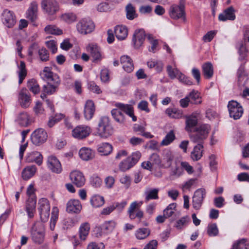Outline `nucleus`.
<instances>
[{"label":"nucleus","mask_w":249,"mask_h":249,"mask_svg":"<svg viewBox=\"0 0 249 249\" xmlns=\"http://www.w3.org/2000/svg\"><path fill=\"white\" fill-rule=\"evenodd\" d=\"M112 151V146L108 143H102L98 145V151L101 155H107Z\"/></svg>","instance_id":"nucleus-39"},{"label":"nucleus","mask_w":249,"mask_h":249,"mask_svg":"<svg viewBox=\"0 0 249 249\" xmlns=\"http://www.w3.org/2000/svg\"><path fill=\"white\" fill-rule=\"evenodd\" d=\"M189 221L190 218L188 216L182 217L177 221L176 227L178 229H181L187 225Z\"/></svg>","instance_id":"nucleus-60"},{"label":"nucleus","mask_w":249,"mask_h":249,"mask_svg":"<svg viewBox=\"0 0 249 249\" xmlns=\"http://www.w3.org/2000/svg\"><path fill=\"white\" fill-rule=\"evenodd\" d=\"M38 55L41 61L46 62L49 60V53L45 48H42L38 50Z\"/></svg>","instance_id":"nucleus-57"},{"label":"nucleus","mask_w":249,"mask_h":249,"mask_svg":"<svg viewBox=\"0 0 249 249\" xmlns=\"http://www.w3.org/2000/svg\"><path fill=\"white\" fill-rule=\"evenodd\" d=\"M202 72L206 79L211 78L213 75V67L211 62H206L202 66Z\"/></svg>","instance_id":"nucleus-37"},{"label":"nucleus","mask_w":249,"mask_h":249,"mask_svg":"<svg viewBox=\"0 0 249 249\" xmlns=\"http://www.w3.org/2000/svg\"><path fill=\"white\" fill-rule=\"evenodd\" d=\"M200 114L199 111H196L191 114L185 116V127L186 131L192 132L194 128L197 125L198 122V118Z\"/></svg>","instance_id":"nucleus-9"},{"label":"nucleus","mask_w":249,"mask_h":249,"mask_svg":"<svg viewBox=\"0 0 249 249\" xmlns=\"http://www.w3.org/2000/svg\"><path fill=\"white\" fill-rule=\"evenodd\" d=\"M98 133L101 137L107 138L113 133V128L108 117H102L99 121Z\"/></svg>","instance_id":"nucleus-4"},{"label":"nucleus","mask_w":249,"mask_h":249,"mask_svg":"<svg viewBox=\"0 0 249 249\" xmlns=\"http://www.w3.org/2000/svg\"><path fill=\"white\" fill-rule=\"evenodd\" d=\"M82 205L78 199H71L67 203L66 211L69 213H78L82 210Z\"/></svg>","instance_id":"nucleus-17"},{"label":"nucleus","mask_w":249,"mask_h":249,"mask_svg":"<svg viewBox=\"0 0 249 249\" xmlns=\"http://www.w3.org/2000/svg\"><path fill=\"white\" fill-rule=\"evenodd\" d=\"M187 96L191 104L197 105L202 103L200 93L197 91L193 90Z\"/></svg>","instance_id":"nucleus-40"},{"label":"nucleus","mask_w":249,"mask_h":249,"mask_svg":"<svg viewBox=\"0 0 249 249\" xmlns=\"http://www.w3.org/2000/svg\"><path fill=\"white\" fill-rule=\"evenodd\" d=\"M41 75L43 79L47 80L48 82H54L55 77L59 78L57 75L53 74L49 67H45L41 72Z\"/></svg>","instance_id":"nucleus-38"},{"label":"nucleus","mask_w":249,"mask_h":249,"mask_svg":"<svg viewBox=\"0 0 249 249\" xmlns=\"http://www.w3.org/2000/svg\"><path fill=\"white\" fill-rule=\"evenodd\" d=\"M90 226L88 222H84L80 226L78 234L81 241H85L89 234Z\"/></svg>","instance_id":"nucleus-27"},{"label":"nucleus","mask_w":249,"mask_h":249,"mask_svg":"<svg viewBox=\"0 0 249 249\" xmlns=\"http://www.w3.org/2000/svg\"><path fill=\"white\" fill-rule=\"evenodd\" d=\"M60 19L66 23L71 24L77 20V16L73 13H65L61 15Z\"/></svg>","instance_id":"nucleus-41"},{"label":"nucleus","mask_w":249,"mask_h":249,"mask_svg":"<svg viewBox=\"0 0 249 249\" xmlns=\"http://www.w3.org/2000/svg\"><path fill=\"white\" fill-rule=\"evenodd\" d=\"M54 82H48L47 85L43 86V91L44 92L52 94L55 92L57 88L60 84L59 78L55 77Z\"/></svg>","instance_id":"nucleus-30"},{"label":"nucleus","mask_w":249,"mask_h":249,"mask_svg":"<svg viewBox=\"0 0 249 249\" xmlns=\"http://www.w3.org/2000/svg\"><path fill=\"white\" fill-rule=\"evenodd\" d=\"M95 28L93 22L88 18L80 20L76 24L77 31L81 34L87 35L91 33Z\"/></svg>","instance_id":"nucleus-6"},{"label":"nucleus","mask_w":249,"mask_h":249,"mask_svg":"<svg viewBox=\"0 0 249 249\" xmlns=\"http://www.w3.org/2000/svg\"><path fill=\"white\" fill-rule=\"evenodd\" d=\"M90 203L94 207H101L105 203L104 198L99 195H95L91 198Z\"/></svg>","instance_id":"nucleus-47"},{"label":"nucleus","mask_w":249,"mask_h":249,"mask_svg":"<svg viewBox=\"0 0 249 249\" xmlns=\"http://www.w3.org/2000/svg\"><path fill=\"white\" fill-rule=\"evenodd\" d=\"M116 108L111 110V115L114 120L120 124H123L125 121L124 115L121 111L130 117L133 121H137V117L134 114L133 107L130 105L124 104L121 103H117L115 104Z\"/></svg>","instance_id":"nucleus-1"},{"label":"nucleus","mask_w":249,"mask_h":249,"mask_svg":"<svg viewBox=\"0 0 249 249\" xmlns=\"http://www.w3.org/2000/svg\"><path fill=\"white\" fill-rule=\"evenodd\" d=\"M27 86L30 90L35 94L38 93L40 91L39 86L35 79L29 81Z\"/></svg>","instance_id":"nucleus-53"},{"label":"nucleus","mask_w":249,"mask_h":249,"mask_svg":"<svg viewBox=\"0 0 249 249\" xmlns=\"http://www.w3.org/2000/svg\"><path fill=\"white\" fill-rule=\"evenodd\" d=\"M211 129L210 125L202 124L195 129L196 133L190 135L191 141L194 143H202L207 139Z\"/></svg>","instance_id":"nucleus-2"},{"label":"nucleus","mask_w":249,"mask_h":249,"mask_svg":"<svg viewBox=\"0 0 249 249\" xmlns=\"http://www.w3.org/2000/svg\"><path fill=\"white\" fill-rule=\"evenodd\" d=\"M218 19L221 21H226L228 20H233V8L230 6L225 9L218 16Z\"/></svg>","instance_id":"nucleus-32"},{"label":"nucleus","mask_w":249,"mask_h":249,"mask_svg":"<svg viewBox=\"0 0 249 249\" xmlns=\"http://www.w3.org/2000/svg\"><path fill=\"white\" fill-rule=\"evenodd\" d=\"M244 109L241 105L234 101V120L239 119L242 116Z\"/></svg>","instance_id":"nucleus-55"},{"label":"nucleus","mask_w":249,"mask_h":249,"mask_svg":"<svg viewBox=\"0 0 249 249\" xmlns=\"http://www.w3.org/2000/svg\"><path fill=\"white\" fill-rule=\"evenodd\" d=\"M105 245L102 243H97L94 242L89 243L87 247V249H104Z\"/></svg>","instance_id":"nucleus-62"},{"label":"nucleus","mask_w":249,"mask_h":249,"mask_svg":"<svg viewBox=\"0 0 249 249\" xmlns=\"http://www.w3.org/2000/svg\"><path fill=\"white\" fill-rule=\"evenodd\" d=\"M198 144L194 146L193 151L191 153V158L194 161L199 160L203 156V146L202 143Z\"/></svg>","instance_id":"nucleus-28"},{"label":"nucleus","mask_w":249,"mask_h":249,"mask_svg":"<svg viewBox=\"0 0 249 249\" xmlns=\"http://www.w3.org/2000/svg\"><path fill=\"white\" fill-rule=\"evenodd\" d=\"M47 166L51 172L55 174H60L62 171V167L59 160L54 155L48 157Z\"/></svg>","instance_id":"nucleus-10"},{"label":"nucleus","mask_w":249,"mask_h":249,"mask_svg":"<svg viewBox=\"0 0 249 249\" xmlns=\"http://www.w3.org/2000/svg\"><path fill=\"white\" fill-rule=\"evenodd\" d=\"M18 68L19 70L18 71L19 77L18 83L19 84H21L27 75V71L26 70L25 64L24 62L21 61L20 62L19 65L18 66Z\"/></svg>","instance_id":"nucleus-45"},{"label":"nucleus","mask_w":249,"mask_h":249,"mask_svg":"<svg viewBox=\"0 0 249 249\" xmlns=\"http://www.w3.org/2000/svg\"><path fill=\"white\" fill-rule=\"evenodd\" d=\"M207 234L209 236L213 237L218 235L219 230L216 223H211L207 227Z\"/></svg>","instance_id":"nucleus-52"},{"label":"nucleus","mask_w":249,"mask_h":249,"mask_svg":"<svg viewBox=\"0 0 249 249\" xmlns=\"http://www.w3.org/2000/svg\"><path fill=\"white\" fill-rule=\"evenodd\" d=\"M116 222L114 220H109L105 222L100 228H97V230L102 231L105 233L111 232L114 229Z\"/></svg>","instance_id":"nucleus-35"},{"label":"nucleus","mask_w":249,"mask_h":249,"mask_svg":"<svg viewBox=\"0 0 249 249\" xmlns=\"http://www.w3.org/2000/svg\"><path fill=\"white\" fill-rule=\"evenodd\" d=\"M159 189L158 188H146L144 192L145 202L147 203L150 200L158 199L159 198Z\"/></svg>","instance_id":"nucleus-24"},{"label":"nucleus","mask_w":249,"mask_h":249,"mask_svg":"<svg viewBox=\"0 0 249 249\" xmlns=\"http://www.w3.org/2000/svg\"><path fill=\"white\" fill-rule=\"evenodd\" d=\"M176 207V203H173L169 204L163 211L164 215L167 218L171 216L174 213V210Z\"/></svg>","instance_id":"nucleus-61"},{"label":"nucleus","mask_w":249,"mask_h":249,"mask_svg":"<svg viewBox=\"0 0 249 249\" xmlns=\"http://www.w3.org/2000/svg\"><path fill=\"white\" fill-rule=\"evenodd\" d=\"M184 0H180L178 5H173L169 9V15L170 17L174 19L182 18L185 20V13L184 10Z\"/></svg>","instance_id":"nucleus-7"},{"label":"nucleus","mask_w":249,"mask_h":249,"mask_svg":"<svg viewBox=\"0 0 249 249\" xmlns=\"http://www.w3.org/2000/svg\"><path fill=\"white\" fill-rule=\"evenodd\" d=\"M46 131L42 128H38L35 130L31 136L32 142L36 145L44 143L47 139Z\"/></svg>","instance_id":"nucleus-11"},{"label":"nucleus","mask_w":249,"mask_h":249,"mask_svg":"<svg viewBox=\"0 0 249 249\" xmlns=\"http://www.w3.org/2000/svg\"><path fill=\"white\" fill-rule=\"evenodd\" d=\"M206 195L204 189H199L195 191L193 197V206L196 210H199L203 203Z\"/></svg>","instance_id":"nucleus-14"},{"label":"nucleus","mask_w":249,"mask_h":249,"mask_svg":"<svg viewBox=\"0 0 249 249\" xmlns=\"http://www.w3.org/2000/svg\"><path fill=\"white\" fill-rule=\"evenodd\" d=\"M70 177L72 182L77 187H81L85 183V178L83 173L79 171H73L70 175Z\"/></svg>","instance_id":"nucleus-15"},{"label":"nucleus","mask_w":249,"mask_h":249,"mask_svg":"<svg viewBox=\"0 0 249 249\" xmlns=\"http://www.w3.org/2000/svg\"><path fill=\"white\" fill-rule=\"evenodd\" d=\"M167 72L168 73V76L171 79H175V78H178V77L181 72L177 68H173L170 65H168L167 67Z\"/></svg>","instance_id":"nucleus-58"},{"label":"nucleus","mask_w":249,"mask_h":249,"mask_svg":"<svg viewBox=\"0 0 249 249\" xmlns=\"http://www.w3.org/2000/svg\"><path fill=\"white\" fill-rule=\"evenodd\" d=\"M79 155L82 160L86 161L92 159L94 156L92 150L87 147L81 148L79 151Z\"/></svg>","instance_id":"nucleus-36"},{"label":"nucleus","mask_w":249,"mask_h":249,"mask_svg":"<svg viewBox=\"0 0 249 249\" xmlns=\"http://www.w3.org/2000/svg\"><path fill=\"white\" fill-rule=\"evenodd\" d=\"M45 230L44 225L40 222H36L31 230V238L37 244H42L44 239Z\"/></svg>","instance_id":"nucleus-3"},{"label":"nucleus","mask_w":249,"mask_h":249,"mask_svg":"<svg viewBox=\"0 0 249 249\" xmlns=\"http://www.w3.org/2000/svg\"><path fill=\"white\" fill-rule=\"evenodd\" d=\"M176 138L173 130L170 131L160 142L161 146H167L171 143Z\"/></svg>","instance_id":"nucleus-46"},{"label":"nucleus","mask_w":249,"mask_h":249,"mask_svg":"<svg viewBox=\"0 0 249 249\" xmlns=\"http://www.w3.org/2000/svg\"><path fill=\"white\" fill-rule=\"evenodd\" d=\"M125 11L126 18L129 20H132L137 17L135 8L131 3L126 5Z\"/></svg>","instance_id":"nucleus-48"},{"label":"nucleus","mask_w":249,"mask_h":249,"mask_svg":"<svg viewBox=\"0 0 249 249\" xmlns=\"http://www.w3.org/2000/svg\"><path fill=\"white\" fill-rule=\"evenodd\" d=\"M134 165L127 157L125 160L122 161L119 164V168L122 171L129 169Z\"/></svg>","instance_id":"nucleus-59"},{"label":"nucleus","mask_w":249,"mask_h":249,"mask_svg":"<svg viewBox=\"0 0 249 249\" xmlns=\"http://www.w3.org/2000/svg\"><path fill=\"white\" fill-rule=\"evenodd\" d=\"M64 115L61 113L56 114L55 116L51 117L48 122V126L49 127H53L55 124L64 118Z\"/></svg>","instance_id":"nucleus-54"},{"label":"nucleus","mask_w":249,"mask_h":249,"mask_svg":"<svg viewBox=\"0 0 249 249\" xmlns=\"http://www.w3.org/2000/svg\"><path fill=\"white\" fill-rule=\"evenodd\" d=\"M44 31L47 34L54 35H61L63 34L62 30L53 25H49L46 26L44 28Z\"/></svg>","instance_id":"nucleus-49"},{"label":"nucleus","mask_w":249,"mask_h":249,"mask_svg":"<svg viewBox=\"0 0 249 249\" xmlns=\"http://www.w3.org/2000/svg\"><path fill=\"white\" fill-rule=\"evenodd\" d=\"M91 133L90 128L86 125L76 126L72 131V136L77 139H83L88 137Z\"/></svg>","instance_id":"nucleus-12"},{"label":"nucleus","mask_w":249,"mask_h":249,"mask_svg":"<svg viewBox=\"0 0 249 249\" xmlns=\"http://www.w3.org/2000/svg\"><path fill=\"white\" fill-rule=\"evenodd\" d=\"M37 4L35 1L31 3L30 7L26 12V18L32 22H34L37 18Z\"/></svg>","instance_id":"nucleus-21"},{"label":"nucleus","mask_w":249,"mask_h":249,"mask_svg":"<svg viewBox=\"0 0 249 249\" xmlns=\"http://www.w3.org/2000/svg\"><path fill=\"white\" fill-rule=\"evenodd\" d=\"M2 21L8 28H12L16 23V17L13 12L5 10L2 13Z\"/></svg>","instance_id":"nucleus-16"},{"label":"nucleus","mask_w":249,"mask_h":249,"mask_svg":"<svg viewBox=\"0 0 249 249\" xmlns=\"http://www.w3.org/2000/svg\"><path fill=\"white\" fill-rule=\"evenodd\" d=\"M142 203L143 202L141 201L139 202L134 201L130 204L127 211L130 219L133 220L136 218H138L140 220L143 217V212L139 209Z\"/></svg>","instance_id":"nucleus-8"},{"label":"nucleus","mask_w":249,"mask_h":249,"mask_svg":"<svg viewBox=\"0 0 249 249\" xmlns=\"http://www.w3.org/2000/svg\"><path fill=\"white\" fill-rule=\"evenodd\" d=\"M18 101L22 107H28L31 102V97L28 91L26 89H22L19 92Z\"/></svg>","instance_id":"nucleus-19"},{"label":"nucleus","mask_w":249,"mask_h":249,"mask_svg":"<svg viewBox=\"0 0 249 249\" xmlns=\"http://www.w3.org/2000/svg\"><path fill=\"white\" fill-rule=\"evenodd\" d=\"M141 157V153L139 151H136L132 153L131 156L128 158L131 161L132 163L134 165L140 160Z\"/></svg>","instance_id":"nucleus-63"},{"label":"nucleus","mask_w":249,"mask_h":249,"mask_svg":"<svg viewBox=\"0 0 249 249\" xmlns=\"http://www.w3.org/2000/svg\"><path fill=\"white\" fill-rule=\"evenodd\" d=\"M114 33L117 38L120 40L125 39L128 35L127 29L124 25L116 26L114 29Z\"/></svg>","instance_id":"nucleus-31"},{"label":"nucleus","mask_w":249,"mask_h":249,"mask_svg":"<svg viewBox=\"0 0 249 249\" xmlns=\"http://www.w3.org/2000/svg\"><path fill=\"white\" fill-rule=\"evenodd\" d=\"M238 59L241 61H245L248 56V51L247 49L245 42L241 41L238 42L236 45Z\"/></svg>","instance_id":"nucleus-25"},{"label":"nucleus","mask_w":249,"mask_h":249,"mask_svg":"<svg viewBox=\"0 0 249 249\" xmlns=\"http://www.w3.org/2000/svg\"><path fill=\"white\" fill-rule=\"evenodd\" d=\"M145 37V33L143 29H138L134 33L132 41L136 48H139L143 44Z\"/></svg>","instance_id":"nucleus-18"},{"label":"nucleus","mask_w":249,"mask_h":249,"mask_svg":"<svg viewBox=\"0 0 249 249\" xmlns=\"http://www.w3.org/2000/svg\"><path fill=\"white\" fill-rule=\"evenodd\" d=\"M150 233V231L147 228H140L136 231L135 235L139 240H142L148 237Z\"/></svg>","instance_id":"nucleus-50"},{"label":"nucleus","mask_w":249,"mask_h":249,"mask_svg":"<svg viewBox=\"0 0 249 249\" xmlns=\"http://www.w3.org/2000/svg\"><path fill=\"white\" fill-rule=\"evenodd\" d=\"M121 63L125 71L127 72H131L134 69L132 59L128 55H123L120 58Z\"/></svg>","instance_id":"nucleus-29"},{"label":"nucleus","mask_w":249,"mask_h":249,"mask_svg":"<svg viewBox=\"0 0 249 249\" xmlns=\"http://www.w3.org/2000/svg\"><path fill=\"white\" fill-rule=\"evenodd\" d=\"M87 51L90 53L93 59V62H98L102 60V57L100 49L96 44H89L87 47Z\"/></svg>","instance_id":"nucleus-20"},{"label":"nucleus","mask_w":249,"mask_h":249,"mask_svg":"<svg viewBox=\"0 0 249 249\" xmlns=\"http://www.w3.org/2000/svg\"><path fill=\"white\" fill-rule=\"evenodd\" d=\"M95 108L94 103L91 100H88L85 105L84 110L85 118L86 120H90L95 112Z\"/></svg>","instance_id":"nucleus-22"},{"label":"nucleus","mask_w":249,"mask_h":249,"mask_svg":"<svg viewBox=\"0 0 249 249\" xmlns=\"http://www.w3.org/2000/svg\"><path fill=\"white\" fill-rule=\"evenodd\" d=\"M41 6L49 15H53L59 10V5L56 0H43Z\"/></svg>","instance_id":"nucleus-13"},{"label":"nucleus","mask_w":249,"mask_h":249,"mask_svg":"<svg viewBox=\"0 0 249 249\" xmlns=\"http://www.w3.org/2000/svg\"><path fill=\"white\" fill-rule=\"evenodd\" d=\"M36 170L35 165H30L25 167L21 173L22 178L25 180L29 179L35 175Z\"/></svg>","instance_id":"nucleus-33"},{"label":"nucleus","mask_w":249,"mask_h":249,"mask_svg":"<svg viewBox=\"0 0 249 249\" xmlns=\"http://www.w3.org/2000/svg\"><path fill=\"white\" fill-rule=\"evenodd\" d=\"M36 199L31 197L28 199L26 205V211L30 218H33L36 212Z\"/></svg>","instance_id":"nucleus-26"},{"label":"nucleus","mask_w":249,"mask_h":249,"mask_svg":"<svg viewBox=\"0 0 249 249\" xmlns=\"http://www.w3.org/2000/svg\"><path fill=\"white\" fill-rule=\"evenodd\" d=\"M18 123L22 126H27L29 124V116L26 112L20 113L17 119Z\"/></svg>","instance_id":"nucleus-44"},{"label":"nucleus","mask_w":249,"mask_h":249,"mask_svg":"<svg viewBox=\"0 0 249 249\" xmlns=\"http://www.w3.org/2000/svg\"><path fill=\"white\" fill-rule=\"evenodd\" d=\"M89 89L97 94H100L102 91L99 86H98L94 82H90L88 84Z\"/></svg>","instance_id":"nucleus-64"},{"label":"nucleus","mask_w":249,"mask_h":249,"mask_svg":"<svg viewBox=\"0 0 249 249\" xmlns=\"http://www.w3.org/2000/svg\"><path fill=\"white\" fill-rule=\"evenodd\" d=\"M43 157L38 152L33 151L28 153L26 157L28 162H36L37 165H40L42 163Z\"/></svg>","instance_id":"nucleus-23"},{"label":"nucleus","mask_w":249,"mask_h":249,"mask_svg":"<svg viewBox=\"0 0 249 249\" xmlns=\"http://www.w3.org/2000/svg\"><path fill=\"white\" fill-rule=\"evenodd\" d=\"M165 113L169 117L174 119H180L183 115L182 111L177 108H168L165 110Z\"/></svg>","instance_id":"nucleus-42"},{"label":"nucleus","mask_w":249,"mask_h":249,"mask_svg":"<svg viewBox=\"0 0 249 249\" xmlns=\"http://www.w3.org/2000/svg\"><path fill=\"white\" fill-rule=\"evenodd\" d=\"M149 161L154 168L163 167V165L161 164V160L159 155L156 153H153L151 155Z\"/></svg>","instance_id":"nucleus-43"},{"label":"nucleus","mask_w":249,"mask_h":249,"mask_svg":"<svg viewBox=\"0 0 249 249\" xmlns=\"http://www.w3.org/2000/svg\"><path fill=\"white\" fill-rule=\"evenodd\" d=\"M234 249H249V242L243 238L234 244Z\"/></svg>","instance_id":"nucleus-56"},{"label":"nucleus","mask_w":249,"mask_h":249,"mask_svg":"<svg viewBox=\"0 0 249 249\" xmlns=\"http://www.w3.org/2000/svg\"><path fill=\"white\" fill-rule=\"evenodd\" d=\"M147 39L151 45V47L148 49L149 51L154 53H155L158 45V40L151 35L147 36Z\"/></svg>","instance_id":"nucleus-51"},{"label":"nucleus","mask_w":249,"mask_h":249,"mask_svg":"<svg viewBox=\"0 0 249 249\" xmlns=\"http://www.w3.org/2000/svg\"><path fill=\"white\" fill-rule=\"evenodd\" d=\"M238 84L240 87H244L248 81L249 77L244 70V68L241 67L238 70L237 73Z\"/></svg>","instance_id":"nucleus-34"},{"label":"nucleus","mask_w":249,"mask_h":249,"mask_svg":"<svg viewBox=\"0 0 249 249\" xmlns=\"http://www.w3.org/2000/svg\"><path fill=\"white\" fill-rule=\"evenodd\" d=\"M37 209L41 221L43 222L47 221L50 211V206L48 199L45 198L40 199L38 202Z\"/></svg>","instance_id":"nucleus-5"}]
</instances>
